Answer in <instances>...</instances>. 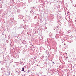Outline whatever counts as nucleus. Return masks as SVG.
I'll return each instance as SVG.
<instances>
[{
  "instance_id": "nucleus-1",
  "label": "nucleus",
  "mask_w": 76,
  "mask_h": 76,
  "mask_svg": "<svg viewBox=\"0 0 76 76\" xmlns=\"http://www.w3.org/2000/svg\"><path fill=\"white\" fill-rule=\"evenodd\" d=\"M22 71H24L25 70H24V68H22Z\"/></svg>"
},
{
  "instance_id": "nucleus-2",
  "label": "nucleus",
  "mask_w": 76,
  "mask_h": 76,
  "mask_svg": "<svg viewBox=\"0 0 76 76\" xmlns=\"http://www.w3.org/2000/svg\"><path fill=\"white\" fill-rule=\"evenodd\" d=\"M55 63L54 62H53V64H55Z\"/></svg>"
}]
</instances>
